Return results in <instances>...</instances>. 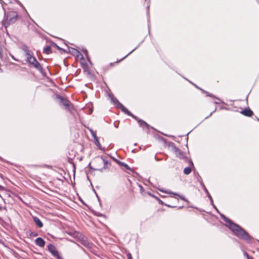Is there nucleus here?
<instances>
[{
	"instance_id": "f257e3e1",
	"label": "nucleus",
	"mask_w": 259,
	"mask_h": 259,
	"mask_svg": "<svg viewBox=\"0 0 259 259\" xmlns=\"http://www.w3.org/2000/svg\"><path fill=\"white\" fill-rule=\"evenodd\" d=\"M220 216L222 219L225 222L226 226H227L237 237L245 241L247 243L251 242L252 237L243 228L238 225L233 223L225 215L220 214Z\"/></svg>"
},
{
	"instance_id": "f03ea898",
	"label": "nucleus",
	"mask_w": 259,
	"mask_h": 259,
	"mask_svg": "<svg viewBox=\"0 0 259 259\" xmlns=\"http://www.w3.org/2000/svg\"><path fill=\"white\" fill-rule=\"evenodd\" d=\"M17 18L18 13L16 11H11L7 14L5 12V19L3 21V24L7 28L10 24L14 23Z\"/></svg>"
},
{
	"instance_id": "7ed1b4c3",
	"label": "nucleus",
	"mask_w": 259,
	"mask_h": 259,
	"mask_svg": "<svg viewBox=\"0 0 259 259\" xmlns=\"http://www.w3.org/2000/svg\"><path fill=\"white\" fill-rule=\"evenodd\" d=\"M26 61L29 63V64L35 68L36 69L38 70L41 74H44L45 72L41 65L37 61L36 58L34 57L33 56H30L29 57L26 58Z\"/></svg>"
},
{
	"instance_id": "20e7f679",
	"label": "nucleus",
	"mask_w": 259,
	"mask_h": 259,
	"mask_svg": "<svg viewBox=\"0 0 259 259\" xmlns=\"http://www.w3.org/2000/svg\"><path fill=\"white\" fill-rule=\"evenodd\" d=\"M48 249L50 252L54 256L56 257L57 259H64L62 257H61L58 251L56 249V247L54 245L52 244H49L48 246Z\"/></svg>"
},
{
	"instance_id": "39448f33",
	"label": "nucleus",
	"mask_w": 259,
	"mask_h": 259,
	"mask_svg": "<svg viewBox=\"0 0 259 259\" xmlns=\"http://www.w3.org/2000/svg\"><path fill=\"white\" fill-rule=\"evenodd\" d=\"M56 98L60 100L59 103L61 105L64 106L66 109L69 110H70V102L68 100L65 99L62 96L59 95L56 96Z\"/></svg>"
},
{
	"instance_id": "423d86ee",
	"label": "nucleus",
	"mask_w": 259,
	"mask_h": 259,
	"mask_svg": "<svg viewBox=\"0 0 259 259\" xmlns=\"http://www.w3.org/2000/svg\"><path fill=\"white\" fill-rule=\"evenodd\" d=\"M240 113L247 117H250L253 114L252 111L251 109H250L249 108H245L244 109L241 110L240 112Z\"/></svg>"
},
{
	"instance_id": "0eeeda50",
	"label": "nucleus",
	"mask_w": 259,
	"mask_h": 259,
	"mask_svg": "<svg viewBox=\"0 0 259 259\" xmlns=\"http://www.w3.org/2000/svg\"><path fill=\"white\" fill-rule=\"evenodd\" d=\"M35 243L37 246L41 247H43L46 243L45 240L41 237L37 238L35 240Z\"/></svg>"
},
{
	"instance_id": "6e6552de",
	"label": "nucleus",
	"mask_w": 259,
	"mask_h": 259,
	"mask_svg": "<svg viewBox=\"0 0 259 259\" xmlns=\"http://www.w3.org/2000/svg\"><path fill=\"white\" fill-rule=\"evenodd\" d=\"M138 122L140 127H141L143 128H146L147 130V131L149 130V125L148 123H147L145 121H144L142 119H139L138 120Z\"/></svg>"
},
{
	"instance_id": "1a4fd4ad",
	"label": "nucleus",
	"mask_w": 259,
	"mask_h": 259,
	"mask_svg": "<svg viewBox=\"0 0 259 259\" xmlns=\"http://www.w3.org/2000/svg\"><path fill=\"white\" fill-rule=\"evenodd\" d=\"M159 191H161V192H165V193H167V194H172L174 195H176V196H179L180 199H181L182 200H184L185 201H188L186 199V198L183 196H181V195H180L179 194H178L177 193H175V192H172L171 191H164L162 189H159Z\"/></svg>"
},
{
	"instance_id": "9d476101",
	"label": "nucleus",
	"mask_w": 259,
	"mask_h": 259,
	"mask_svg": "<svg viewBox=\"0 0 259 259\" xmlns=\"http://www.w3.org/2000/svg\"><path fill=\"white\" fill-rule=\"evenodd\" d=\"M21 49L22 50H23L25 53V56L26 57V58H27V57H29V56H31V55L30 54V51H29V48L26 45H24L22 46V47H21Z\"/></svg>"
},
{
	"instance_id": "9b49d317",
	"label": "nucleus",
	"mask_w": 259,
	"mask_h": 259,
	"mask_svg": "<svg viewBox=\"0 0 259 259\" xmlns=\"http://www.w3.org/2000/svg\"><path fill=\"white\" fill-rule=\"evenodd\" d=\"M101 159L102 160L104 163L103 168L107 169L108 168L111 166L110 162L106 160L105 157L101 156Z\"/></svg>"
},
{
	"instance_id": "f8f14e48",
	"label": "nucleus",
	"mask_w": 259,
	"mask_h": 259,
	"mask_svg": "<svg viewBox=\"0 0 259 259\" xmlns=\"http://www.w3.org/2000/svg\"><path fill=\"white\" fill-rule=\"evenodd\" d=\"M33 221L36 224V225L39 228H42L43 227V223H42V222L40 220V219L38 218H37V217H33Z\"/></svg>"
},
{
	"instance_id": "ddd939ff",
	"label": "nucleus",
	"mask_w": 259,
	"mask_h": 259,
	"mask_svg": "<svg viewBox=\"0 0 259 259\" xmlns=\"http://www.w3.org/2000/svg\"><path fill=\"white\" fill-rule=\"evenodd\" d=\"M110 97L111 98V101L113 102V103L116 105V107L119 108L122 104L119 102V101L115 98L113 95H110Z\"/></svg>"
},
{
	"instance_id": "4468645a",
	"label": "nucleus",
	"mask_w": 259,
	"mask_h": 259,
	"mask_svg": "<svg viewBox=\"0 0 259 259\" xmlns=\"http://www.w3.org/2000/svg\"><path fill=\"white\" fill-rule=\"evenodd\" d=\"M110 97L111 98V101L113 102V103L116 105V107L119 108L122 104L119 102V101L115 98L113 95H110Z\"/></svg>"
},
{
	"instance_id": "2eb2a0df",
	"label": "nucleus",
	"mask_w": 259,
	"mask_h": 259,
	"mask_svg": "<svg viewBox=\"0 0 259 259\" xmlns=\"http://www.w3.org/2000/svg\"><path fill=\"white\" fill-rule=\"evenodd\" d=\"M81 243L84 246H85V247L88 248H91L92 247V244L91 243L89 242L86 239H82L81 241Z\"/></svg>"
},
{
	"instance_id": "dca6fc26",
	"label": "nucleus",
	"mask_w": 259,
	"mask_h": 259,
	"mask_svg": "<svg viewBox=\"0 0 259 259\" xmlns=\"http://www.w3.org/2000/svg\"><path fill=\"white\" fill-rule=\"evenodd\" d=\"M168 146L169 148H170L171 149V150L174 152H176L177 151H178V149L179 148H177L175 143H174L173 142H169L168 144Z\"/></svg>"
},
{
	"instance_id": "f3484780",
	"label": "nucleus",
	"mask_w": 259,
	"mask_h": 259,
	"mask_svg": "<svg viewBox=\"0 0 259 259\" xmlns=\"http://www.w3.org/2000/svg\"><path fill=\"white\" fill-rule=\"evenodd\" d=\"M175 154L176 156L180 159H185L186 158V156L185 155L184 153L182 152L180 149H178V151L175 152Z\"/></svg>"
},
{
	"instance_id": "a211bd4d",
	"label": "nucleus",
	"mask_w": 259,
	"mask_h": 259,
	"mask_svg": "<svg viewBox=\"0 0 259 259\" xmlns=\"http://www.w3.org/2000/svg\"><path fill=\"white\" fill-rule=\"evenodd\" d=\"M198 89H199L203 93H204L206 94V96H209V97H212V98H215L217 99H218V100L220 101V99L217 97H216L215 96H214L213 94H210V93H209L208 92H206L204 90H203V89H200L198 87H197L196 84H193Z\"/></svg>"
},
{
	"instance_id": "6ab92c4d",
	"label": "nucleus",
	"mask_w": 259,
	"mask_h": 259,
	"mask_svg": "<svg viewBox=\"0 0 259 259\" xmlns=\"http://www.w3.org/2000/svg\"><path fill=\"white\" fill-rule=\"evenodd\" d=\"M118 108H120L123 112L127 115H132V113L122 104Z\"/></svg>"
},
{
	"instance_id": "aec40b11",
	"label": "nucleus",
	"mask_w": 259,
	"mask_h": 259,
	"mask_svg": "<svg viewBox=\"0 0 259 259\" xmlns=\"http://www.w3.org/2000/svg\"><path fill=\"white\" fill-rule=\"evenodd\" d=\"M44 53L47 54H49L51 53V47L50 46H47L43 49Z\"/></svg>"
},
{
	"instance_id": "412c9836",
	"label": "nucleus",
	"mask_w": 259,
	"mask_h": 259,
	"mask_svg": "<svg viewBox=\"0 0 259 259\" xmlns=\"http://www.w3.org/2000/svg\"><path fill=\"white\" fill-rule=\"evenodd\" d=\"M75 52L76 53L74 56H75L77 58H79L80 60H83L84 58L83 55L79 51H75Z\"/></svg>"
},
{
	"instance_id": "4be33fe9",
	"label": "nucleus",
	"mask_w": 259,
	"mask_h": 259,
	"mask_svg": "<svg viewBox=\"0 0 259 259\" xmlns=\"http://www.w3.org/2000/svg\"><path fill=\"white\" fill-rule=\"evenodd\" d=\"M89 131H90L91 135L92 136V137H93L94 138V140H95L96 139H98V137H97L96 136V134L95 133V132L91 128L89 127H87Z\"/></svg>"
},
{
	"instance_id": "5701e85b",
	"label": "nucleus",
	"mask_w": 259,
	"mask_h": 259,
	"mask_svg": "<svg viewBox=\"0 0 259 259\" xmlns=\"http://www.w3.org/2000/svg\"><path fill=\"white\" fill-rule=\"evenodd\" d=\"M89 131H90L91 135L92 136V137H93L94 138V140H95L96 139H98V137H97L96 136V134L95 133V132L91 128L89 127H87Z\"/></svg>"
},
{
	"instance_id": "b1692460",
	"label": "nucleus",
	"mask_w": 259,
	"mask_h": 259,
	"mask_svg": "<svg viewBox=\"0 0 259 259\" xmlns=\"http://www.w3.org/2000/svg\"><path fill=\"white\" fill-rule=\"evenodd\" d=\"M192 171V168L190 166H188V167H185L184 169V173L185 174V175H189L191 173Z\"/></svg>"
},
{
	"instance_id": "393cba45",
	"label": "nucleus",
	"mask_w": 259,
	"mask_h": 259,
	"mask_svg": "<svg viewBox=\"0 0 259 259\" xmlns=\"http://www.w3.org/2000/svg\"><path fill=\"white\" fill-rule=\"evenodd\" d=\"M200 185L202 187V188L203 189V190L205 191L206 194H208L209 192H208L207 189H206V188L205 187L204 183H203L202 180H201Z\"/></svg>"
},
{
	"instance_id": "a878e982",
	"label": "nucleus",
	"mask_w": 259,
	"mask_h": 259,
	"mask_svg": "<svg viewBox=\"0 0 259 259\" xmlns=\"http://www.w3.org/2000/svg\"><path fill=\"white\" fill-rule=\"evenodd\" d=\"M94 142L95 143V144L98 147V148L100 149H102V148H101V145L99 142V141L98 140V139H96L95 140H94Z\"/></svg>"
},
{
	"instance_id": "bb28decb",
	"label": "nucleus",
	"mask_w": 259,
	"mask_h": 259,
	"mask_svg": "<svg viewBox=\"0 0 259 259\" xmlns=\"http://www.w3.org/2000/svg\"><path fill=\"white\" fill-rule=\"evenodd\" d=\"M81 51L83 53V54L86 56L89 62H90V58H89V55H88V52L87 50L86 49H82Z\"/></svg>"
},
{
	"instance_id": "cd10ccee",
	"label": "nucleus",
	"mask_w": 259,
	"mask_h": 259,
	"mask_svg": "<svg viewBox=\"0 0 259 259\" xmlns=\"http://www.w3.org/2000/svg\"><path fill=\"white\" fill-rule=\"evenodd\" d=\"M120 165L124 167L126 169L132 170L131 167L127 164L123 162L120 163Z\"/></svg>"
},
{
	"instance_id": "c85d7f7f",
	"label": "nucleus",
	"mask_w": 259,
	"mask_h": 259,
	"mask_svg": "<svg viewBox=\"0 0 259 259\" xmlns=\"http://www.w3.org/2000/svg\"><path fill=\"white\" fill-rule=\"evenodd\" d=\"M206 195L207 196V197H208L209 199L210 200V201L211 202V203L212 204L213 207L217 210L218 212H219L217 208L213 204V200H212V198L211 195L209 194V193H208V194H206Z\"/></svg>"
},
{
	"instance_id": "c756f323",
	"label": "nucleus",
	"mask_w": 259,
	"mask_h": 259,
	"mask_svg": "<svg viewBox=\"0 0 259 259\" xmlns=\"http://www.w3.org/2000/svg\"><path fill=\"white\" fill-rule=\"evenodd\" d=\"M52 45L53 46H54L56 48H57L58 50H64L63 49H62V48H61L60 47H59L56 43L55 42H52Z\"/></svg>"
},
{
	"instance_id": "7c9ffc66",
	"label": "nucleus",
	"mask_w": 259,
	"mask_h": 259,
	"mask_svg": "<svg viewBox=\"0 0 259 259\" xmlns=\"http://www.w3.org/2000/svg\"><path fill=\"white\" fill-rule=\"evenodd\" d=\"M140 46V44L139 45H138L134 49H133L132 51H131L127 55H126L125 56H124L122 59V60L124 59V58H125L128 55H129L130 54H131L132 53H133L136 49H137V48Z\"/></svg>"
},
{
	"instance_id": "2f4dec72",
	"label": "nucleus",
	"mask_w": 259,
	"mask_h": 259,
	"mask_svg": "<svg viewBox=\"0 0 259 259\" xmlns=\"http://www.w3.org/2000/svg\"><path fill=\"white\" fill-rule=\"evenodd\" d=\"M75 51H78L77 50L75 49H74V48H71V50H70V52L74 55H75V54L76 53V52Z\"/></svg>"
},
{
	"instance_id": "473e14b6",
	"label": "nucleus",
	"mask_w": 259,
	"mask_h": 259,
	"mask_svg": "<svg viewBox=\"0 0 259 259\" xmlns=\"http://www.w3.org/2000/svg\"><path fill=\"white\" fill-rule=\"evenodd\" d=\"M126 255L127 259H133L132 254L130 252L127 253Z\"/></svg>"
},
{
	"instance_id": "72a5a7b5",
	"label": "nucleus",
	"mask_w": 259,
	"mask_h": 259,
	"mask_svg": "<svg viewBox=\"0 0 259 259\" xmlns=\"http://www.w3.org/2000/svg\"><path fill=\"white\" fill-rule=\"evenodd\" d=\"M157 201H158L159 203L162 205H164V203L162 201H161L159 198H156Z\"/></svg>"
},
{
	"instance_id": "f704fd0d",
	"label": "nucleus",
	"mask_w": 259,
	"mask_h": 259,
	"mask_svg": "<svg viewBox=\"0 0 259 259\" xmlns=\"http://www.w3.org/2000/svg\"><path fill=\"white\" fill-rule=\"evenodd\" d=\"M244 255L246 257L247 259H250V256L247 252H245Z\"/></svg>"
},
{
	"instance_id": "c9c22d12",
	"label": "nucleus",
	"mask_w": 259,
	"mask_h": 259,
	"mask_svg": "<svg viewBox=\"0 0 259 259\" xmlns=\"http://www.w3.org/2000/svg\"><path fill=\"white\" fill-rule=\"evenodd\" d=\"M129 116H132L133 118L136 119L137 121L139 119L137 116H136L135 115H133L132 113V115H129Z\"/></svg>"
},
{
	"instance_id": "e433bc0d",
	"label": "nucleus",
	"mask_w": 259,
	"mask_h": 259,
	"mask_svg": "<svg viewBox=\"0 0 259 259\" xmlns=\"http://www.w3.org/2000/svg\"><path fill=\"white\" fill-rule=\"evenodd\" d=\"M216 110H217V108H215V109H214L212 112H211L210 113V114H209V116H208L207 117H206L205 118H208V117H210V116L212 114V113H214V112L216 111Z\"/></svg>"
},
{
	"instance_id": "4c0bfd02",
	"label": "nucleus",
	"mask_w": 259,
	"mask_h": 259,
	"mask_svg": "<svg viewBox=\"0 0 259 259\" xmlns=\"http://www.w3.org/2000/svg\"><path fill=\"white\" fill-rule=\"evenodd\" d=\"M103 169H104L103 167H102L101 168H99V169H94V170H99L100 172H103Z\"/></svg>"
},
{
	"instance_id": "58836bf2",
	"label": "nucleus",
	"mask_w": 259,
	"mask_h": 259,
	"mask_svg": "<svg viewBox=\"0 0 259 259\" xmlns=\"http://www.w3.org/2000/svg\"><path fill=\"white\" fill-rule=\"evenodd\" d=\"M115 161H116V162L119 165H120V163H121L122 161L119 160H117V159H115Z\"/></svg>"
},
{
	"instance_id": "ea45409f",
	"label": "nucleus",
	"mask_w": 259,
	"mask_h": 259,
	"mask_svg": "<svg viewBox=\"0 0 259 259\" xmlns=\"http://www.w3.org/2000/svg\"><path fill=\"white\" fill-rule=\"evenodd\" d=\"M164 205L168 207H171V208H173V207H175V206H172V205H169V204H164Z\"/></svg>"
},
{
	"instance_id": "a19ab883",
	"label": "nucleus",
	"mask_w": 259,
	"mask_h": 259,
	"mask_svg": "<svg viewBox=\"0 0 259 259\" xmlns=\"http://www.w3.org/2000/svg\"><path fill=\"white\" fill-rule=\"evenodd\" d=\"M31 235L33 236H37V233L36 232H32L31 233Z\"/></svg>"
},
{
	"instance_id": "79ce46f5",
	"label": "nucleus",
	"mask_w": 259,
	"mask_h": 259,
	"mask_svg": "<svg viewBox=\"0 0 259 259\" xmlns=\"http://www.w3.org/2000/svg\"><path fill=\"white\" fill-rule=\"evenodd\" d=\"M97 216H102V214L100 212H97L95 213Z\"/></svg>"
},
{
	"instance_id": "37998d69",
	"label": "nucleus",
	"mask_w": 259,
	"mask_h": 259,
	"mask_svg": "<svg viewBox=\"0 0 259 259\" xmlns=\"http://www.w3.org/2000/svg\"><path fill=\"white\" fill-rule=\"evenodd\" d=\"M190 164L192 166H194L193 163L191 160L190 161Z\"/></svg>"
},
{
	"instance_id": "c03bdc74",
	"label": "nucleus",
	"mask_w": 259,
	"mask_h": 259,
	"mask_svg": "<svg viewBox=\"0 0 259 259\" xmlns=\"http://www.w3.org/2000/svg\"><path fill=\"white\" fill-rule=\"evenodd\" d=\"M89 166L90 168H91V169H94V168H93L91 166V164H90V163L89 164Z\"/></svg>"
},
{
	"instance_id": "a18cd8bd",
	"label": "nucleus",
	"mask_w": 259,
	"mask_h": 259,
	"mask_svg": "<svg viewBox=\"0 0 259 259\" xmlns=\"http://www.w3.org/2000/svg\"><path fill=\"white\" fill-rule=\"evenodd\" d=\"M199 179L198 180V181L199 182V183H200V182H201V180H202L201 178H200V177L199 176Z\"/></svg>"
},
{
	"instance_id": "49530a36",
	"label": "nucleus",
	"mask_w": 259,
	"mask_h": 259,
	"mask_svg": "<svg viewBox=\"0 0 259 259\" xmlns=\"http://www.w3.org/2000/svg\"><path fill=\"white\" fill-rule=\"evenodd\" d=\"M214 103L215 104H220V103L218 102V101L214 102Z\"/></svg>"
},
{
	"instance_id": "de8ad7c7",
	"label": "nucleus",
	"mask_w": 259,
	"mask_h": 259,
	"mask_svg": "<svg viewBox=\"0 0 259 259\" xmlns=\"http://www.w3.org/2000/svg\"><path fill=\"white\" fill-rule=\"evenodd\" d=\"M0 177H1L2 179H4V178H3V176L2 174H0Z\"/></svg>"
},
{
	"instance_id": "09e8293b",
	"label": "nucleus",
	"mask_w": 259,
	"mask_h": 259,
	"mask_svg": "<svg viewBox=\"0 0 259 259\" xmlns=\"http://www.w3.org/2000/svg\"><path fill=\"white\" fill-rule=\"evenodd\" d=\"M3 187L0 185V190H3Z\"/></svg>"
},
{
	"instance_id": "8fccbe9b",
	"label": "nucleus",
	"mask_w": 259,
	"mask_h": 259,
	"mask_svg": "<svg viewBox=\"0 0 259 259\" xmlns=\"http://www.w3.org/2000/svg\"><path fill=\"white\" fill-rule=\"evenodd\" d=\"M114 126H115V127H116V128L118 127V126H117V125H115V124H114Z\"/></svg>"
},
{
	"instance_id": "3c124183",
	"label": "nucleus",
	"mask_w": 259,
	"mask_h": 259,
	"mask_svg": "<svg viewBox=\"0 0 259 259\" xmlns=\"http://www.w3.org/2000/svg\"><path fill=\"white\" fill-rule=\"evenodd\" d=\"M18 3H19V4L20 6H22V4H20V3H19V2Z\"/></svg>"
},
{
	"instance_id": "603ef678",
	"label": "nucleus",
	"mask_w": 259,
	"mask_h": 259,
	"mask_svg": "<svg viewBox=\"0 0 259 259\" xmlns=\"http://www.w3.org/2000/svg\"><path fill=\"white\" fill-rule=\"evenodd\" d=\"M96 195H97V196L98 197V200H99V197L98 196V195L97 194H96Z\"/></svg>"
},
{
	"instance_id": "864d4df0",
	"label": "nucleus",
	"mask_w": 259,
	"mask_h": 259,
	"mask_svg": "<svg viewBox=\"0 0 259 259\" xmlns=\"http://www.w3.org/2000/svg\"><path fill=\"white\" fill-rule=\"evenodd\" d=\"M182 207V206H180L179 207V208L180 209V208H181Z\"/></svg>"
},
{
	"instance_id": "5fc2aeb1",
	"label": "nucleus",
	"mask_w": 259,
	"mask_h": 259,
	"mask_svg": "<svg viewBox=\"0 0 259 259\" xmlns=\"http://www.w3.org/2000/svg\"><path fill=\"white\" fill-rule=\"evenodd\" d=\"M257 120L259 121V118H257Z\"/></svg>"
},
{
	"instance_id": "6e6d98bb",
	"label": "nucleus",
	"mask_w": 259,
	"mask_h": 259,
	"mask_svg": "<svg viewBox=\"0 0 259 259\" xmlns=\"http://www.w3.org/2000/svg\"><path fill=\"white\" fill-rule=\"evenodd\" d=\"M250 259H253L252 257H250Z\"/></svg>"
},
{
	"instance_id": "4d7b16f0",
	"label": "nucleus",
	"mask_w": 259,
	"mask_h": 259,
	"mask_svg": "<svg viewBox=\"0 0 259 259\" xmlns=\"http://www.w3.org/2000/svg\"><path fill=\"white\" fill-rule=\"evenodd\" d=\"M0 71H2V70L0 69Z\"/></svg>"
}]
</instances>
